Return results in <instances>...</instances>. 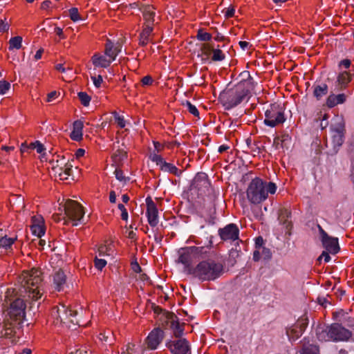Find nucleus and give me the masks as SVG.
Masks as SVG:
<instances>
[{
    "mask_svg": "<svg viewBox=\"0 0 354 354\" xmlns=\"http://www.w3.org/2000/svg\"><path fill=\"white\" fill-rule=\"evenodd\" d=\"M241 75L245 76L246 78L232 86L227 84L219 94L218 100L225 110H230L244 101L248 102L251 97V91L257 83L248 71H243Z\"/></svg>",
    "mask_w": 354,
    "mask_h": 354,
    "instance_id": "1",
    "label": "nucleus"
},
{
    "mask_svg": "<svg viewBox=\"0 0 354 354\" xmlns=\"http://www.w3.org/2000/svg\"><path fill=\"white\" fill-rule=\"evenodd\" d=\"M223 273V266L213 259L201 261L189 270V274L202 281H214Z\"/></svg>",
    "mask_w": 354,
    "mask_h": 354,
    "instance_id": "2",
    "label": "nucleus"
},
{
    "mask_svg": "<svg viewBox=\"0 0 354 354\" xmlns=\"http://www.w3.org/2000/svg\"><path fill=\"white\" fill-rule=\"evenodd\" d=\"M21 285L24 288L26 296L33 300L37 301L41 298L42 293L41 288L42 278L41 270L37 268H32L28 271L23 272L21 274Z\"/></svg>",
    "mask_w": 354,
    "mask_h": 354,
    "instance_id": "3",
    "label": "nucleus"
},
{
    "mask_svg": "<svg viewBox=\"0 0 354 354\" xmlns=\"http://www.w3.org/2000/svg\"><path fill=\"white\" fill-rule=\"evenodd\" d=\"M316 336L321 342H346L351 337L352 332L339 323H333L326 327L318 326Z\"/></svg>",
    "mask_w": 354,
    "mask_h": 354,
    "instance_id": "4",
    "label": "nucleus"
},
{
    "mask_svg": "<svg viewBox=\"0 0 354 354\" xmlns=\"http://www.w3.org/2000/svg\"><path fill=\"white\" fill-rule=\"evenodd\" d=\"M3 305L8 308V314L10 318L22 321L26 317V304L24 299L17 297L14 291L8 289L4 296Z\"/></svg>",
    "mask_w": 354,
    "mask_h": 354,
    "instance_id": "5",
    "label": "nucleus"
},
{
    "mask_svg": "<svg viewBox=\"0 0 354 354\" xmlns=\"http://www.w3.org/2000/svg\"><path fill=\"white\" fill-rule=\"evenodd\" d=\"M246 194L248 199L253 204H259L268 197L266 184L259 178L252 180L248 187Z\"/></svg>",
    "mask_w": 354,
    "mask_h": 354,
    "instance_id": "6",
    "label": "nucleus"
},
{
    "mask_svg": "<svg viewBox=\"0 0 354 354\" xmlns=\"http://www.w3.org/2000/svg\"><path fill=\"white\" fill-rule=\"evenodd\" d=\"M285 108L279 103L274 102L265 112L264 124L270 127H274L286 121Z\"/></svg>",
    "mask_w": 354,
    "mask_h": 354,
    "instance_id": "7",
    "label": "nucleus"
},
{
    "mask_svg": "<svg viewBox=\"0 0 354 354\" xmlns=\"http://www.w3.org/2000/svg\"><path fill=\"white\" fill-rule=\"evenodd\" d=\"M77 315V313L75 310H73L64 305L54 307L52 311V316L67 327H71V324H80Z\"/></svg>",
    "mask_w": 354,
    "mask_h": 354,
    "instance_id": "8",
    "label": "nucleus"
},
{
    "mask_svg": "<svg viewBox=\"0 0 354 354\" xmlns=\"http://www.w3.org/2000/svg\"><path fill=\"white\" fill-rule=\"evenodd\" d=\"M64 210L68 218L74 222L73 225H77L84 218L83 207L75 201H67L64 205Z\"/></svg>",
    "mask_w": 354,
    "mask_h": 354,
    "instance_id": "9",
    "label": "nucleus"
},
{
    "mask_svg": "<svg viewBox=\"0 0 354 354\" xmlns=\"http://www.w3.org/2000/svg\"><path fill=\"white\" fill-rule=\"evenodd\" d=\"M166 346L173 354H187L190 352L189 342L185 338L169 339L166 342Z\"/></svg>",
    "mask_w": 354,
    "mask_h": 354,
    "instance_id": "10",
    "label": "nucleus"
},
{
    "mask_svg": "<svg viewBox=\"0 0 354 354\" xmlns=\"http://www.w3.org/2000/svg\"><path fill=\"white\" fill-rule=\"evenodd\" d=\"M345 124L342 119L335 123L332 128V142L334 149L337 151L344 141Z\"/></svg>",
    "mask_w": 354,
    "mask_h": 354,
    "instance_id": "11",
    "label": "nucleus"
},
{
    "mask_svg": "<svg viewBox=\"0 0 354 354\" xmlns=\"http://www.w3.org/2000/svg\"><path fill=\"white\" fill-rule=\"evenodd\" d=\"M165 333L160 328H153L146 337L145 342L149 349L156 350L162 342Z\"/></svg>",
    "mask_w": 354,
    "mask_h": 354,
    "instance_id": "12",
    "label": "nucleus"
},
{
    "mask_svg": "<svg viewBox=\"0 0 354 354\" xmlns=\"http://www.w3.org/2000/svg\"><path fill=\"white\" fill-rule=\"evenodd\" d=\"M218 234L223 241H235L239 239V230L234 223H230L223 228H219Z\"/></svg>",
    "mask_w": 354,
    "mask_h": 354,
    "instance_id": "13",
    "label": "nucleus"
},
{
    "mask_svg": "<svg viewBox=\"0 0 354 354\" xmlns=\"http://www.w3.org/2000/svg\"><path fill=\"white\" fill-rule=\"evenodd\" d=\"M147 205L146 215L147 221L151 227H156L158 223V211L155 203L150 196L145 199Z\"/></svg>",
    "mask_w": 354,
    "mask_h": 354,
    "instance_id": "14",
    "label": "nucleus"
},
{
    "mask_svg": "<svg viewBox=\"0 0 354 354\" xmlns=\"http://www.w3.org/2000/svg\"><path fill=\"white\" fill-rule=\"evenodd\" d=\"M210 186V182L205 173H198L194 178L192 183L193 189H198L201 194L205 193Z\"/></svg>",
    "mask_w": 354,
    "mask_h": 354,
    "instance_id": "15",
    "label": "nucleus"
},
{
    "mask_svg": "<svg viewBox=\"0 0 354 354\" xmlns=\"http://www.w3.org/2000/svg\"><path fill=\"white\" fill-rule=\"evenodd\" d=\"M165 319L170 323V328L172 330L174 335L176 338H182L184 328L178 322V317L171 312H165Z\"/></svg>",
    "mask_w": 354,
    "mask_h": 354,
    "instance_id": "16",
    "label": "nucleus"
},
{
    "mask_svg": "<svg viewBox=\"0 0 354 354\" xmlns=\"http://www.w3.org/2000/svg\"><path fill=\"white\" fill-rule=\"evenodd\" d=\"M290 217L291 212L289 209L285 207L279 209L278 220L279 223L286 230V234H288L289 236L291 234L290 230L292 227V222L289 221Z\"/></svg>",
    "mask_w": 354,
    "mask_h": 354,
    "instance_id": "17",
    "label": "nucleus"
},
{
    "mask_svg": "<svg viewBox=\"0 0 354 354\" xmlns=\"http://www.w3.org/2000/svg\"><path fill=\"white\" fill-rule=\"evenodd\" d=\"M324 248L333 254H336L339 252L340 248L339 245L338 239L337 237L330 236L327 235L321 239Z\"/></svg>",
    "mask_w": 354,
    "mask_h": 354,
    "instance_id": "18",
    "label": "nucleus"
},
{
    "mask_svg": "<svg viewBox=\"0 0 354 354\" xmlns=\"http://www.w3.org/2000/svg\"><path fill=\"white\" fill-rule=\"evenodd\" d=\"M192 256V252H191L189 250V247L185 248H181V250L179 251V257L178 262L184 265L185 270L187 271L189 274V270L194 268L191 266L193 260Z\"/></svg>",
    "mask_w": 354,
    "mask_h": 354,
    "instance_id": "19",
    "label": "nucleus"
},
{
    "mask_svg": "<svg viewBox=\"0 0 354 354\" xmlns=\"http://www.w3.org/2000/svg\"><path fill=\"white\" fill-rule=\"evenodd\" d=\"M352 79V75L347 72L343 71L338 74L337 80L335 83V91H341L344 90Z\"/></svg>",
    "mask_w": 354,
    "mask_h": 354,
    "instance_id": "20",
    "label": "nucleus"
},
{
    "mask_svg": "<svg viewBox=\"0 0 354 354\" xmlns=\"http://www.w3.org/2000/svg\"><path fill=\"white\" fill-rule=\"evenodd\" d=\"M346 95L344 93L335 94L331 93L326 98L325 105L332 109L339 104H342L346 101Z\"/></svg>",
    "mask_w": 354,
    "mask_h": 354,
    "instance_id": "21",
    "label": "nucleus"
},
{
    "mask_svg": "<svg viewBox=\"0 0 354 354\" xmlns=\"http://www.w3.org/2000/svg\"><path fill=\"white\" fill-rule=\"evenodd\" d=\"M53 286L59 292L63 291L66 286V276L61 269L53 275Z\"/></svg>",
    "mask_w": 354,
    "mask_h": 354,
    "instance_id": "22",
    "label": "nucleus"
},
{
    "mask_svg": "<svg viewBox=\"0 0 354 354\" xmlns=\"http://www.w3.org/2000/svg\"><path fill=\"white\" fill-rule=\"evenodd\" d=\"M83 122L77 120H75L73 124V130L70 134V137L73 140L80 141L83 136Z\"/></svg>",
    "mask_w": 354,
    "mask_h": 354,
    "instance_id": "23",
    "label": "nucleus"
},
{
    "mask_svg": "<svg viewBox=\"0 0 354 354\" xmlns=\"http://www.w3.org/2000/svg\"><path fill=\"white\" fill-rule=\"evenodd\" d=\"M121 46L118 45L115 46L113 43L109 39L106 43L104 53L106 56L109 57L113 62L116 59V57L121 51Z\"/></svg>",
    "mask_w": 354,
    "mask_h": 354,
    "instance_id": "24",
    "label": "nucleus"
},
{
    "mask_svg": "<svg viewBox=\"0 0 354 354\" xmlns=\"http://www.w3.org/2000/svg\"><path fill=\"white\" fill-rule=\"evenodd\" d=\"M312 88L313 89V96L317 100H320L328 91V86L326 83L317 84L315 82Z\"/></svg>",
    "mask_w": 354,
    "mask_h": 354,
    "instance_id": "25",
    "label": "nucleus"
},
{
    "mask_svg": "<svg viewBox=\"0 0 354 354\" xmlns=\"http://www.w3.org/2000/svg\"><path fill=\"white\" fill-rule=\"evenodd\" d=\"M93 64L95 67L107 68L110 66L112 61L107 59L106 57L99 54H94L91 58Z\"/></svg>",
    "mask_w": 354,
    "mask_h": 354,
    "instance_id": "26",
    "label": "nucleus"
},
{
    "mask_svg": "<svg viewBox=\"0 0 354 354\" xmlns=\"http://www.w3.org/2000/svg\"><path fill=\"white\" fill-rule=\"evenodd\" d=\"M142 12L147 25H151L152 26L155 17L154 8L149 5L146 6L142 8Z\"/></svg>",
    "mask_w": 354,
    "mask_h": 354,
    "instance_id": "27",
    "label": "nucleus"
},
{
    "mask_svg": "<svg viewBox=\"0 0 354 354\" xmlns=\"http://www.w3.org/2000/svg\"><path fill=\"white\" fill-rule=\"evenodd\" d=\"M302 330L303 329L300 327L299 324H295L287 329L286 333L290 339L295 341L303 334L304 331H302Z\"/></svg>",
    "mask_w": 354,
    "mask_h": 354,
    "instance_id": "28",
    "label": "nucleus"
},
{
    "mask_svg": "<svg viewBox=\"0 0 354 354\" xmlns=\"http://www.w3.org/2000/svg\"><path fill=\"white\" fill-rule=\"evenodd\" d=\"M153 31V26L151 25H146V27L142 30L140 34L139 44L142 46H145L148 44L149 36Z\"/></svg>",
    "mask_w": 354,
    "mask_h": 354,
    "instance_id": "29",
    "label": "nucleus"
},
{
    "mask_svg": "<svg viewBox=\"0 0 354 354\" xmlns=\"http://www.w3.org/2000/svg\"><path fill=\"white\" fill-rule=\"evenodd\" d=\"M160 169L163 171L172 174L178 177L180 176L183 173V171L178 169L174 165L167 162L166 161L163 162Z\"/></svg>",
    "mask_w": 354,
    "mask_h": 354,
    "instance_id": "30",
    "label": "nucleus"
},
{
    "mask_svg": "<svg viewBox=\"0 0 354 354\" xmlns=\"http://www.w3.org/2000/svg\"><path fill=\"white\" fill-rule=\"evenodd\" d=\"M32 221L33 224L30 226L31 232L35 236L41 238L45 234V227L42 223H35V217L32 218Z\"/></svg>",
    "mask_w": 354,
    "mask_h": 354,
    "instance_id": "31",
    "label": "nucleus"
},
{
    "mask_svg": "<svg viewBox=\"0 0 354 354\" xmlns=\"http://www.w3.org/2000/svg\"><path fill=\"white\" fill-rule=\"evenodd\" d=\"M220 46H217L216 48H212V61L213 62H221L223 61L225 59V55L223 53V51L219 49Z\"/></svg>",
    "mask_w": 354,
    "mask_h": 354,
    "instance_id": "32",
    "label": "nucleus"
},
{
    "mask_svg": "<svg viewBox=\"0 0 354 354\" xmlns=\"http://www.w3.org/2000/svg\"><path fill=\"white\" fill-rule=\"evenodd\" d=\"M22 37L20 36H16L11 37L9 40V50L19 49L22 46Z\"/></svg>",
    "mask_w": 354,
    "mask_h": 354,
    "instance_id": "33",
    "label": "nucleus"
},
{
    "mask_svg": "<svg viewBox=\"0 0 354 354\" xmlns=\"http://www.w3.org/2000/svg\"><path fill=\"white\" fill-rule=\"evenodd\" d=\"M348 315V313L342 309L333 313V319L342 325L343 323H346V317Z\"/></svg>",
    "mask_w": 354,
    "mask_h": 354,
    "instance_id": "34",
    "label": "nucleus"
},
{
    "mask_svg": "<svg viewBox=\"0 0 354 354\" xmlns=\"http://www.w3.org/2000/svg\"><path fill=\"white\" fill-rule=\"evenodd\" d=\"M127 157V153L122 149H117L112 155V158L115 163H119Z\"/></svg>",
    "mask_w": 354,
    "mask_h": 354,
    "instance_id": "35",
    "label": "nucleus"
},
{
    "mask_svg": "<svg viewBox=\"0 0 354 354\" xmlns=\"http://www.w3.org/2000/svg\"><path fill=\"white\" fill-rule=\"evenodd\" d=\"M209 247H197V246H190L189 247V250L192 252L193 255H201L203 256L206 254L208 252Z\"/></svg>",
    "mask_w": 354,
    "mask_h": 354,
    "instance_id": "36",
    "label": "nucleus"
},
{
    "mask_svg": "<svg viewBox=\"0 0 354 354\" xmlns=\"http://www.w3.org/2000/svg\"><path fill=\"white\" fill-rule=\"evenodd\" d=\"M17 238H8L7 236H4L0 239V248L5 249L10 248Z\"/></svg>",
    "mask_w": 354,
    "mask_h": 354,
    "instance_id": "37",
    "label": "nucleus"
},
{
    "mask_svg": "<svg viewBox=\"0 0 354 354\" xmlns=\"http://www.w3.org/2000/svg\"><path fill=\"white\" fill-rule=\"evenodd\" d=\"M212 36L210 33L203 32V29H199L197 32L196 39L201 41H209Z\"/></svg>",
    "mask_w": 354,
    "mask_h": 354,
    "instance_id": "38",
    "label": "nucleus"
},
{
    "mask_svg": "<svg viewBox=\"0 0 354 354\" xmlns=\"http://www.w3.org/2000/svg\"><path fill=\"white\" fill-rule=\"evenodd\" d=\"M212 48L213 47L208 44L202 45L201 50H203V53L201 56H204L205 57H202L201 59L203 62H206L209 60V56Z\"/></svg>",
    "mask_w": 354,
    "mask_h": 354,
    "instance_id": "39",
    "label": "nucleus"
},
{
    "mask_svg": "<svg viewBox=\"0 0 354 354\" xmlns=\"http://www.w3.org/2000/svg\"><path fill=\"white\" fill-rule=\"evenodd\" d=\"M291 137L288 134H283L281 137V148L288 149L291 144Z\"/></svg>",
    "mask_w": 354,
    "mask_h": 354,
    "instance_id": "40",
    "label": "nucleus"
},
{
    "mask_svg": "<svg viewBox=\"0 0 354 354\" xmlns=\"http://www.w3.org/2000/svg\"><path fill=\"white\" fill-rule=\"evenodd\" d=\"M77 95L82 105L84 106L89 105L91 102V97L86 92H79Z\"/></svg>",
    "mask_w": 354,
    "mask_h": 354,
    "instance_id": "41",
    "label": "nucleus"
},
{
    "mask_svg": "<svg viewBox=\"0 0 354 354\" xmlns=\"http://www.w3.org/2000/svg\"><path fill=\"white\" fill-rule=\"evenodd\" d=\"M183 104L187 108L189 112L194 116H199V111L195 105L192 104L189 101L187 100Z\"/></svg>",
    "mask_w": 354,
    "mask_h": 354,
    "instance_id": "42",
    "label": "nucleus"
},
{
    "mask_svg": "<svg viewBox=\"0 0 354 354\" xmlns=\"http://www.w3.org/2000/svg\"><path fill=\"white\" fill-rule=\"evenodd\" d=\"M122 354H140V351L136 348V345L132 343H129L126 346V350L122 352Z\"/></svg>",
    "mask_w": 354,
    "mask_h": 354,
    "instance_id": "43",
    "label": "nucleus"
},
{
    "mask_svg": "<svg viewBox=\"0 0 354 354\" xmlns=\"http://www.w3.org/2000/svg\"><path fill=\"white\" fill-rule=\"evenodd\" d=\"M114 174L118 180L123 182L124 183H126L130 180L129 177H126L124 176L123 171L121 169H116L114 171Z\"/></svg>",
    "mask_w": 354,
    "mask_h": 354,
    "instance_id": "44",
    "label": "nucleus"
},
{
    "mask_svg": "<svg viewBox=\"0 0 354 354\" xmlns=\"http://www.w3.org/2000/svg\"><path fill=\"white\" fill-rule=\"evenodd\" d=\"M10 202H13L14 205H18L21 209L25 207L24 199L21 196H13L12 198L10 199Z\"/></svg>",
    "mask_w": 354,
    "mask_h": 354,
    "instance_id": "45",
    "label": "nucleus"
},
{
    "mask_svg": "<svg viewBox=\"0 0 354 354\" xmlns=\"http://www.w3.org/2000/svg\"><path fill=\"white\" fill-rule=\"evenodd\" d=\"M112 114L114 116L115 122L118 124V125L120 127V128H121V129L124 128L126 125V122L124 119V117L119 115L116 111H113L112 113Z\"/></svg>",
    "mask_w": 354,
    "mask_h": 354,
    "instance_id": "46",
    "label": "nucleus"
},
{
    "mask_svg": "<svg viewBox=\"0 0 354 354\" xmlns=\"http://www.w3.org/2000/svg\"><path fill=\"white\" fill-rule=\"evenodd\" d=\"M302 354H319V349L316 346L309 345L303 349Z\"/></svg>",
    "mask_w": 354,
    "mask_h": 354,
    "instance_id": "47",
    "label": "nucleus"
},
{
    "mask_svg": "<svg viewBox=\"0 0 354 354\" xmlns=\"http://www.w3.org/2000/svg\"><path fill=\"white\" fill-rule=\"evenodd\" d=\"M261 257L266 261H269L272 259V254L271 250L269 248L266 247L261 249Z\"/></svg>",
    "mask_w": 354,
    "mask_h": 354,
    "instance_id": "48",
    "label": "nucleus"
},
{
    "mask_svg": "<svg viewBox=\"0 0 354 354\" xmlns=\"http://www.w3.org/2000/svg\"><path fill=\"white\" fill-rule=\"evenodd\" d=\"M70 18L73 21H77L80 19V15L78 13V9L77 8H72L69 10Z\"/></svg>",
    "mask_w": 354,
    "mask_h": 354,
    "instance_id": "49",
    "label": "nucleus"
},
{
    "mask_svg": "<svg viewBox=\"0 0 354 354\" xmlns=\"http://www.w3.org/2000/svg\"><path fill=\"white\" fill-rule=\"evenodd\" d=\"M151 160L152 162H156V164L160 167V168L163 165V162L165 161L160 155L154 153L151 156Z\"/></svg>",
    "mask_w": 354,
    "mask_h": 354,
    "instance_id": "50",
    "label": "nucleus"
},
{
    "mask_svg": "<svg viewBox=\"0 0 354 354\" xmlns=\"http://www.w3.org/2000/svg\"><path fill=\"white\" fill-rule=\"evenodd\" d=\"M118 208L121 211V218L123 221H127L129 218L128 212L124 207V205L122 203H119L118 205Z\"/></svg>",
    "mask_w": 354,
    "mask_h": 354,
    "instance_id": "51",
    "label": "nucleus"
},
{
    "mask_svg": "<svg viewBox=\"0 0 354 354\" xmlns=\"http://www.w3.org/2000/svg\"><path fill=\"white\" fill-rule=\"evenodd\" d=\"M10 88V84L7 81H0V94L4 95Z\"/></svg>",
    "mask_w": 354,
    "mask_h": 354,
    "instance_id": "52",
    "label": "nucleus"
},
{
    "mask_svg": "<svg viewBox=\"0 0 354 354\" xmlns=\"http://www.w3.org/2000/svg\"><path fill=\"white\" fill-rule=\"evenodd\" d=\"M95 266L97 270H102L106 265V261L95 257L94 261Z\"/></svg>",
    "mask_w": 354,
    "mask_h": 354,
    "instance_id": "53",
    "label": "nucleus"
},
{
    "mask_svg": "<svg viewBox=\"0 0 354 354\" xmlns=\"http://www.w3.org/2000/svg\"><path fill=\"white\" fill-rule=\"evenodd\" d=\"M277 191V186L275 185V183H272V182H269L267 185V186H266V192H267V194L270 193L272 194H274Z\"/></svg>",
    "mask_w": 354,
    "mask_h": 354,
    "instance_id": "54",
    "label": "nucleus"
},
{
    "mask_svg": "<svg viewBox=\"0 0 354 354\" xmlns=\"http://www.w3.org/2000/svg\"><path fill=\"white\" fill-rule=\"evenodd\" d=\"M91 78L93 80V82L95 87H97V88L100 87V86L103 82L102 77L100 75H99L97 76H91Z\"/></svg>",
    "mask_w": 354,
    "mask_h": 354,
    "instance_id": "55",
    "label": "nucleus"
},
{
    "mask_svg": "<svg viewBox=\"0 0 354 354\" xmlns=\"http://www.w3.org/2000/svg\"><path fill=\"white\" fill-rule=\"evenodd\" d=\"M224 13L225 17L228 19L234 17L235 13V8L234 6H231L228 8L225 11H223Z\"/></svg>",
    "mask_w": 354,
    "mask_h": 354,
    "instance_id": "56",
    "label": "nucleus"
},
{
    "mask_svg": "<svg viewBox=\"0 0 354 354\" xmlns=\"http://www.w3.org/2000/svg\"><path fill=\"white\" fill-rule=\"evenodd\" d=\"M153 82V80L150 75H146L143 77L141 80V83L143 86L151 85Z\"/></svg>",
    "mask_w": 354,
    "mask_h": 354,
    "instance_id": "57",
    "label": "nucleus"
},
{
    "mask_svg": "<svg viewBox=\"0 0 354 354\" xmlns=\"http://www.w3.org/2000/svg\"><path fill=\"white\" fill-rule=\"evenodd\" d=\"M264 240L261 236H258L255 239V249H261L264 248Z\"/></svg>",
    "mask_w": 354,
    "mask_h": 354,
    "instance_id": "58",
    "label": "nucleus"
},
{
    "mask_svg": "<svg viewBox=\"0 0 354 354\" xmlns=\"http://www.w3.org/2000/svg\"><path fill=\"white\" fill-rule=\"evenodd\" d=\"M6 18L4 20H0V32H8L9 30V24L6 23Z\"/></svg>",
    "mask_w": 354,
    "mask_h": 354,
    "instance_id": "59",
    "label": "nucleus"
},
{
    "mask_svg": "<svg viewBox=\"0 0 354 354\" xmlns=\"http://www.w3.org/2000/svg\"><path fill=\"white\" fill-rule=\"evenodd\" d=\"M35 145L36 147L35 149L38 153L41 154L46 150V148L44 147V145H42L39 141H35Z\"/></svg>",
    "mask_w": 354,
    "mask_h": 354,
    "instance_id": "60",
    "label": "nucleus"
},
{
    "mask_svg": "<svg viewBox=\"0 0 354 354\" xmlns=\"http://www.w3.org/2000/svg\"><path fill=\"white\" fill-rule=\"evenodd\" d=\"M329 252L327 251H323L322 254L317 259L318 261H321L322 258H324V260L326 263H328L330 261L331 258L328 254Z\"/></svg>",
    "mask_w": 354,
    "mask_h": 354,
    "instance_id": "61",
    "label": "nucleus"
},
{
    "mask_svg": "<svg viewBox=\"0 0 354 354\" xmlns=\"http://www.w3.org/2000/svg\"><path fill=\"white\" fill-rule=\"evenodd\" d=\"M343 324L349 328H354V319L348 315L347 317H346V323H343Z\"/></svg>",
    "mask_w": 354,
    "mask_h": 354,
    "instance_id": "62",
    "label": "nucleus"
},
{
    "mask_svg": "<svg viewBox=\"0 0 354 354\" xmlns=\"http://www.w3.org/2000/svg\"><path fill=\"white\" fill-rule=\"evenodd\" d=\"M261 258L262 257L261 249H255V250L253 252L252 259L254 261H259Z\"/></svg>",
    "mask_w": 354,
    "mask_h": 354,
    "instance_id": "63",
    "label": "nucleus"
},
{
    "mask_svg": "<svg viewBox=\"0 0 354 354\" xmlns=\"http://www.w3.org/2000/svg\"><path fill=\"white\" fill-rule=\"evenodd\" d=\"M317 303L319 305L324 306V307H326L327 304H329V301H328V299L325 297H323V296H319L317 297Z\"/></svg>",
    "mask_w": 354,
    "mask_h": 354,
    "instance_id": "64",
    "label": "nucleus"
}]
</instances>
